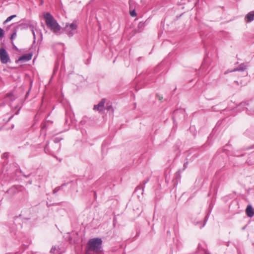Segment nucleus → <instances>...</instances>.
I'll return each mask as SVG.
<instances>
[{"label":"nucleus","mask_w":254,"mask_h":254,"mask_svg":"<svg viewBox=\"0 0 254 254\" xmlns=\"http://www.w3.org/2000/svg\"><path fill=\"white\" fill-rule=\"evenodd\" d=\"M9 60L8 55L4 48L0 49V60L2 64H6Z\"/></svg>","instance_id":"5"},{"label":"nucleus","mask_w":254,"mask_h":254,"mask_svg":"<svg viewBox=\"0 0 254 254\" xmlns=\"http://www.w3.org/2000/svg\"><path fill=\"white\" fill-rule=\"evenodd\" d=\"M56 250V248H52L51 250V252L52 253H54V251Z\"/></svg>","instance_id":"21"},{"label":"nucleus","mask_w":254,"mask_h":254,"mask_svg":"<svg viewBox=\"0 0 254 254\" xmlns=\"http://www.w3.org/2000/svg\"><path fill=\"white\" fill-rule=\"evenodd\" d=\"M204 252V254H210L209 253H208L205 249H201Z\"/></svg>","instance_id":"19"},{"label":"nucleus","mask_w":254,"mask_h":254,"mask_svg":"<svg viewBox=\"0 0 254 254\" xmlns=\"http://www.w3.org/2000/svg\"><path fill=\"white\" fill-rule=\"evenodd\" d=\"M32 58V55L30 54H25L21 56L19 59V61H28Z\"/></svg>","instance_id":"7"},{"label":"nucleus","mask_w":254,"mask_h":254,"mask_svg":"<svg viewBox=\"0 0 254 254\" xmlns=\"http://www.w3.org/2000/svg\"><path fill=\"white\" fill-rule=\"evenodd\" d=\"M46 24L47 27L55 34L60 35L61 26L54 16L49 12H47L44 15Z\"/></svg>","instance_id":"1"},{"label":"nucleus","mask_w":254,"mask_h":254,"mask_svg":"<svg viewBox=\"0 0 254 254\" xmlns=\"http://www.w3.org/2000/svg\"><path fill=\"white\" fill-rule=\"evenodd\" d=\"M247 66L245 64H242L238 67L234 68L233 70H232L231 72L236 71H243L247 69Z\"/></svg>","instance_id":"9"},{"label":"nucleus","mask_w":254,"mask_h":254,"mask_svg":"<svg viewBox=\"0 0 254 254\" xmlns=\"http://www.w3.org/2000/svg\"><path fill=\"white\" fill-rule=\"evenodd\" d=\"M16 16V15H12L9 17H8L3 22V24H5L7 22H9L11 19H12L13 18L15 17Z\"/></svg>","instance_id":"10"},{"label":"nucleus","mask_w":254,"mask_h":254,"mask_svg":"<svg viewBox=\"0 0 254 254\" xmlns=\"http://www.w3.org/2000/svg\"><path fill=\"white\" fill-rule=\"evenodd\" d=\"M106 102V99L103 98L100 102L97 104L95 105L93 107V110L96 111H98L99 113H103L105 110V104Z\"/></svg>","instance_id":"4"},{"label":"nucleus","mask_w":254,"mask_h":254,"mask_svg":"<svg viewBox=\"0 0 254 254\" xmlns=\"http://www.w3.org/2000/svg\"><path fill=\"white\" fill-rule=\"evenodd\" d=\"M130 15L132 17L135 16L136 15V13L135 12V10H133L130 12Z\"/></svg>","instance_id":"16"},{"label":"nucleus","mask_w":254,"mask_h":254,"mask_svg":"<svg viewBox=\"0 0 254 254\" xmlns=\"http://www.w3.org/2000/svg\"><path fill=\"white\" fill-rule=\"evenodd\" d=\"M142 25H143V23H141V22H140L138 24V26H139V27H140V26H141Z\"/></svg>","instance_id":"22"},{"label":"nucleus","mask_w":254,"mask_h":254,"mask_svg":"<svg viewBox=\"0 0 254 254\" xmlns=\"http://www.w3.org/2000/svg\"><path fill=\"white\" fill-rule=\"evenodd\" d=\"M246 212L247 216L249 217H252L254 216V209L251 205H248L246 210Z\"/></svg>","instance_id":"6"},{"label":"nucleus","mask_w":254,"mask_h":254,"mask_svg":"<svg viewBox=\"0 0 254 254\" xmlns=\"http://www.w3.org/2000/svg\"><path fill=\"white\" fill-rule=\"evenodd\" d=\"M148 180L145 181V183H144V185H145L147 182Z\"/></svg>","instance_id":"28"},{"label":"nucleus","mask_w":254,"mask_h":254,"mask_svg":"<svg viewBox=\"0 0 254 254\" xmlns=\"http://www.w3.org/2000/svg\"><path fill=\"white\" fill-rule=\"evenodd\" d=\"M4 32L3 30L0 27V39H1L4 37Z\"/></svg>","instance_id":"15"},{"label":"nucleus","mask_w":254,"mask_h":254,"mask_svg":"<svg viewBox=\"0 0 254 254\" xmlns=\"http://www.w3.org/2000/svg\"><path fill=\"white\" fill-rule=\"evenodd\" d=\"M178 111H175L174 113V115H176V114L178 113Z\"/></svg>","instance_id":"24"},{"label":"nucleus","mask_w":254,"mask_h":254,"mask_svg":"<svg viewBox=\"0 0 254 254\" xmlns=\"http://www.w3.org/2000/svg\"><path fill=\"white\" fill-rule=\"evenodd\" d=\"M235 83H236L237 84V85H239V83L238 81H235Z\"/></svg>","instance_id":"23"},{"label":"nucleus","mask_w":254,"mask_h":254,"mask_svg":"<svg viewBox=\"0 0 254 254\" xmlns=\"http://www.w3.org/2000/svg\"><path fill=\"white\" fill-rule=\"evenodd\" d=\"M64 185H63L62 186H61V187H57L54 190H53V193L54 194L56 193L61 188H62V187L63 186H64Z\"/></svg>","instance_id":"14"},{"label":"nucleus","mask_w":254,"mask_h":254,"mask_svg":"<svg viewBox=\"0 0 254 254\" xmlns=\"http://www.w3.org/2000/svg\"><path fill=\"white\" fill-rule=\"evenodd\" d=\"M16 32H17V29H16V28H14V29L13 30V32L12 33V34L11 35L10 39L11 40H13L15 38V37L16 36Z\"/></svg>","instance_id":"11"},{"label":"nucleus","mask_w":254,"mask_h":254,"mask_svg":"<svg viewBox=\"0 0 254 254\" xmlns=\"http://www.w3.org/2000/svg\"><path fill=\"white\" fill-rule=\"evenodd\" d=\"M245 19L248 22H251L254 19V11L249 12L245 16Z\"/></svg>","instance_id":"8"},{"label":"nucleus","mask_w":254,"mask_h":254,"mask_svg":"<svg viewBox=\"0 0 254 254\" xmlns=\"http://www.w3.org/2000/svg\"><path fill=\"white\" fill-rule=\"evenodd\" d=\"M77 28V25L75 22H73L70 24L66 23L64 28V30L69 36H72L74 34V31L76 30Z\"/></svg>","instance_id":"3"},{"label":"nucleus","mask_w":254,"mask_h":254,"mask_svg":"<svg viewBox=\"0 0 254 254\" xmlns=\"http://www.w3.org/2000/svg\"><path fill=\"white\" fill-rule=\"evenodd\" d=\"M105 109L107 110L108 111H110L112 109V111H113V109H112V106L109 103H107L106 105V107L105 108Z\"/></svg>","instance_id":"13"},{"label":"nucleus","mask_w":254,"mask_h":254,"mask_svg":"<svg viewBox=\"0 0 254 254\" xmlns=\"http://www.w3.org/2000/svg\"><path fill=\"white\" fill-rule=\"evenodd\" d=\"M253 148H254V145L252 147L250 148V149Z\"/></svg>","instance_id":"27"},{"label":"nucleus","mask_w":254,"mask_h":254,"mask_svg":"<svg viewBox=\"0 0 254 254\" xmlns=\"http://www.w3.org/2000/svg\"><path fill=\"white\" fill-rule=\"evenodd\" d=\"M102 241L101 238H95L90 239L87 243L88 250L96 253L102 251Z\"/></svg>","instance_id":"2"},{"label":"nucleus","mask_w":254,"mask_h":254,"mask_svg":"<svg viewBox=\"0 0 254 254\" xmlns=\"http://www.w3.org/2000/svg\"><path fill=\"white\" fill-rule=\"evenodd\" d=\"M4 156H7V155H6V154L5 153V154H4Z\"/></svg>","instance_id":"29"},{"label":"nucleus","mask_w":254,"mask_h":254,"mask_svg":"<svg viewBox=\"0 0 254 254\" xmlns=\"http://www.w3.org/2000/svg\"><path fill=\"white\" fill-rule=\"evenodd\" d=\"M198 249L199 250H200V249H201V248H200V245H198Z\"/></svg>","instance_id":"25"},{"label":"nucleus","mask_w":254,"mask_h":254,"mask_svg":"<svg viewBox=\"0 0 254 254\" xmlns=\"http://www.w3.org/2000/svg\"><path fill=\"white\" fill-rule=\"evenodd\" d=\"M249 105V102H243L240 104L239 105V107H245L247 110H248V108L247 106Z\"/></svg>","instance_id":"12"},{"label":"nucleus","mask_w":254,"mask_h":254,"mask_svg":"<svg viewBox=\"0 0 254 254\" xmlns=\"http://www.w3.org/2000/svg\"><path fill=\"white\" fill-rule=\"evenodd\" d=\"M187 165H188V163H184V169H185L187 168Z\"/></svg>","instance_id":"20"},{"label":"nucleus","mask_w":254,"mask_h":254,"mask_svg":"<svg viewBox=\"0 0 254 254\" xmlns=\"http://www.w3.org/2000/svg\"><path fill=\"white\" fill-rule=\"evenodd\" d=\"M32 34L33 35L34 38L35 39V31H34V30L33 29V27L32 29Z\"/></svg>","instance_id":"18"},{"label":"nucleus","mask_w":254,"mask_h":254,"mask_svg":"<svg viewBox=\"0 0 254 254\" xmlns=\"http://www.w3.org/2000/svg\"><path fill=\"white\" fill-rule=\"evenodd\" d=\"M61 138H59V137H56L54 139V142L57 143L58 142H59L61 140Z\"/></svg>","instance_id":"17"},{"label":"nucleus","mask_w":254,"mask_h":254,"mask_svg":"<svg viewBox=\"0 0 254 254\" xmlns=\"http://www.w3.org/2000/svg\"><path fill=\"white\" fill-rule=\"evenodd\" d=\"M29 90L26 93V95H28V94L29 93Z\"/></svg>","instance_id":"26"}]
</instances>
